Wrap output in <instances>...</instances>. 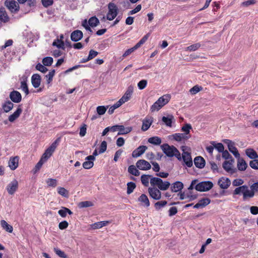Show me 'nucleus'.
Listing matches in <instances>:
<instances>
[{
  "mask_svg": "<svg viewBox=\"0 0 258 258\" xmlns=\"http://www.w3.org/2000/svg\"><path fill=\"white\" fill-rule=\"evenodd\" d=\"M164 153L169 157L175 156L178 160H181V157L180 152L173 146H169L167 144H164L161 146Z\"/></svg>",
  "mask_w": 258,
  "mask_h": 258,
  "instance_id": "obj_1",
  "label": "nucleus"
},
{
  "mask_svg": "<svg viewBox=\"0 0 258 258\" xmlns=\"http://www.w3.org/2000/svg\"><path fill=\"white\" fill-rule=\"evenodd\" d=\"M171 98L169 94L164 95L160 97L151 107L150 110L151 112L158 111L162 107L167 104Z\"/></svg>",
  "mask_w": 258,
  "mask_h": 258,
  "instance_id": "obj_2",
  "label": "nucleus"
},
{
  "mask_svg": "<svg viewBox=\"0 0 258 258\" xmlns=\"http://www.w3.org/2000/svg\"><path fill=\"white\" fill-rule=\"evenodd\" d=\"M60 140V137L57 138L55 141H54L50 146L46 149L41 157L44 160L46 161L51 157L57 147L59 144Z\"/></svg>",
  "mask_w": 258,
  "mask_h": 258,
  "instance_id": "obj_3",
  "label": "nucleus"
},
{
  "mask_svg": "<svg viewBox=\"0 0 258 258\" xmlns=\"http://www.w3.org/2000/svg\"><path fill=\"white\" fill-rule=\"evenodd\" d=\"M150 183L152 186H157L159 189L165 190L167 189L170 185L169 182L163 181L161 178L158 177H152L150 179Z\"/></svg>",
  "mask_w": 258,
  "mask_h": 258,
  "instance_id": "obj_4",
  "label": "nucleus"
},
{
  "mask_svg": "<svg viewBox=\"0 0 258 258\" xmlns=\"http://www.w3.org/2000/svg\"><path fill=\"white\" fill-rule=\"evenodd\" d=\"M108 11L106 15V19L111 21L115 18L118 13V9L117 6L113 3H109L108 4Z\"/></svg>",
  "mask_w": 258,
  "mask_h": 258,
  "instance_id": "obj_5",
  "label": "nucleus"
},
{
  "mask_svg": "<svg viewBox=\"0 0 258 258\" xmlns=\"http://www.w3.org/2000/svg\"><path fill=\"white\" fill-rule=\"evenodd\" d=\"M149 36V33L145 35L133 47L126 50L123 54L122 56L123 57H126L132 52H133L135 50L139 48L142 45L145 43V42L147 40Z\"/></svg>",
  "mask_w": 258,
  "mask_h": 258,
  "instance_id": "obj_6",
  "label": "nucleus"
},
{
  "mask_svg": "<svg viewBox=\"0 0 258 258\" xmlns=\"http://www.w3.org/2000/svg\"><path fill=\"white\" fill-rule=\"evenodd\" d=\"M213 186L212 182L210 181H202L196 184L195 189L200 191H206L211 189Z\"/></svg>",
  "mask_w": 258,
  "mask_h": 258,
  "instance_id": "obj_7",
  "label": "nucleus"
},
{
  "mask_svg": "<svg viewBox=\"0 0 258 258\" xmlns=\"http://www.w3.org/2000/svg\"><path fill=\"white\" fill-rule=\"evenodd\" d=\"M5 5L13 13H17L20 9L19 4L14 0H6L5 2Z\"/></svg>",
  "mask_w": 258,
  "mask_h": 258,
  "instance_id": "obj_8",
  "label": "nucleus"
},
{
  "mask_svg": "<svg viewBox=\"0 0 258 258\" xmlns=\"http://www.w3.org/2000/svg\"><path fill=\"white\" fill-rule=\"evenodd\" d=\"M223 142L227 145L229 151L232 153L235 158H239L240 154L235 147V144L234 142L228 139H225Z\"/></svg>",
  "mask_w": 258,
  "mask_h": 258,
  "instance_id": "obj_9",
  "label": "nucleus"
},
{
  "mask_svg": "<svg viewBox=\"0 0 258 258\" xmlns=\"http://www.w3.org/2000/svg\"><path fill=\"white\" fill-rule=\"evenodd\" d=\"M136 165L137 168L141 170H148L151 168L150 163L144 159L138 160Z\"/></svg>",
  "mask_w": 258,
  "mask_h": 258,
  "instance_id": "obj_10",
  "label": "nucleus"
},
{
  "mask_svg": "<svg viewBox=\"0 0 258 258\" xmlns=\"http://www.w3.org/2000/svg\"><path fill=\"white\" fill-rule=\"evenodd\" d=\"M148 192L150 196L155 200H159L161 198V192L156 187H149Z\"/></svg>",
  "mask_w": 258,
  "mask_h": 258,
  "instance_id": "obj_11",
  "label": "nucleus"
},
{
  "mask_svg": "<svg viewBox=\"0 0 258 258\" xmlns=\"http://www.w3.org/2000/svg\"><path fill=\"white\" fill-rule=\"evenodd\" d=\"M181 159L183 160L185 165L187 167H190L192 166V160L190 154L188 152H185L183 150V153L182 154Z\"/></svg>",
  "mask_w": 258,
  "mask_h": 258,
  "instance_id": "obj_12",
  "label": "nucleus"
},
{
  "mask_svg": "<svg viewBox=\"0 0 258 258\" xmlns=\"http://www.w3.org/2000/svg\"><path fill=\"white\" fill-rule=\"evenodd\" d=\"M18 188V182L14 179L10 182L7 186V190L9 195H13Z\"/></svg>",
  "mask_w": 258,
  "mask_h": 258,
  "instance_id": "obj_13",
  "label": "nucleus"
},
{
  "mask_svg": "<svg viewBox=\"0 0 258 258\" xmlns=\"http://www.w3.org/2000/svg\"><path fill=\"white\" fill-rule=\"evenodd\" d=\"M230 180L225 177L220 178L218 181V184L222 189H227L230 185Z\"/></svg>",
  "mask_w": 258,
  "mask_h": 258,
  "instance_id": "obj_14",
  "label": "nucleus"
},
{
  "mask_svg": "<svg viewBox=\"0 0 258 258\" xmlns=\"http://www.w3.org/2000/svg\"><path fill=\"white\" fill-rule=\"evenodd\" d=\"M147 149V146L143 145L140 146L132 152V157L134 158H137L138 157H140L144 153V152L146 151Z\"/></svg>",
  "mask_w": 258,
  "mask_h": 258,
  "instance_id": "obj_15",
  "label": "nucleus"
},
{
  "mask_svg": "<svg viewBox=\"0 0 258 258\" xmlns=\"http://www.w3.org/2000/svg\"><path fill=\"white\" fill-rule=\"evenodd\" d=\"M234 162L233 159H230L228 161H225L223 163V167L227 172L231 173L234 172V170L232 168L233 164Z\"/></svg>",
  "mask_w": 258,
  "mask_h": 258,
  "instance_id": "obj_16",
  "label": "nucleus"
},
{
  "mask_svg": "<svg viewBox=\"0 0 258 258\" xmlns=\"http://www.w3.org/2000/svg\"><path fill=\"white\" fill-rule=\"evenodd\" d=\"M10 98L15 103H19L22 100V96L17 91H13L10 93Z\"/></svg>",
  "mask_w": 258,
  "mask_h": 258,
  "instance_id": "obj_17",
  "label": "nucleus"
},
{
  "mask_svg": "<svg viewBox=\"0 0 258 258\" xmlns=\"http://www.w3.org/2000/svg\"><path fill=\"white\" fill-rule=\"evenodd\" d=\"M83 36V32L81 30H77L71 33V39L73 41L77 42L81 40Z\"/></svg>",
  "mask_w": 258,
  "mask_h": 258,
  "instance_id": "obj_18",
  "label": "nucleus"
},
{
  "mask_svg": "<svg viewBox=\"0 0 258 258\" xmlns=\"http://www.w3.org/2000/svg\"><path fill=\"white\" fill-rule=\"evenodd\" d=\"M210 202L211 200L209 198H203L199 200V202L194 206V208L195 209L203 208L208 205Z\"/></svg>",
  "mask_w": 258,
  "mask_h": 258,
  "instance_id": "obj_19",
  "label": "nucleus"
},
{
  "mask_svg": "<svg viewBox=\"0 0 258 258\" xmlns=\"http://www.w3.org/2000/svg\"><path fill=\"white\" fill-rule=\"evenodd\" d=\"M133 92V87L129 86L126 91L124 94L120 99L123 103H125L129 100L131 98L132 93Z\"/></svg>",
  "mask_w": 258,
  "mask_h": 258,
  "instance_id": "obj_20",
  "label": "nucleus"
},
{
  "mask_svg": "<svg viewBox=\"0 0 258 258\" xmlns=\"http://www.w3.org/2000/svg\"><path fill=\"white\" fill-rule=\"evenodd\" d=\"M162 121L166 126L171 127L172 122L174 121V118L172 114H169L166 116H163Z\"/></svg>",
  "mask_w": 258,
  "mask_h": 258,
  "instance_id": "obj_21",
  "label": "nucleus"
},
{
  "mask_svg": "<svg viewBox=\"0 0 258 258\" xmlns=\"http://www.w3.org/2000/svg\"><path fill=\"white\" fill-rule=\"evenodd\" d=\"M31 83L35 88H38L41 83V77L39 74H35L31 77Z\"/></svg>",
  "mask_w": 258,
  "mask_h": 258,
  "instance_id": "obj_22",
  "label": "nucleus"
},
{
  "mask_svg": "<svg viewBox=\"0 0 258 258\" xmlns=\"http://www.w3.org/2000/svg\"><path fill=\"white\" fill-rule=\"evenodd\" d=\"M22 112V109L21 106L19 105L17 110L11 115L9 116V120L12 122H14L17 118H18L21 113Z\"/></svg>",
  "mask_w": 258,
  "mask_h": 258,
  "instance_id": "obj_23",
  "label": "nucleus"
},
{
  "mask_svg": "<svg viewBox=\"0 0 258 258\" xmlns=\"http://www.w3.org/2000/svg\"><path fill=\"white\" fill-rule=\"evenodd\" d=\"M19 158L18 156L11 157L9 161V166L11 170L16 169L18 166Z\"/></svg>",
  "mask_w": 258,
  "mask_h": 258,
  "instance_id": "obj_24",
  "label": "nucleus"
},
{
  "mask_svg": "<svg viewBox=\"0 0 258 258\" xmlns=\"http://www.w3.org/2000/svg\"><path fill=\"white\" fill-rule=\"evenodd\" d=\"M237 159V167L239 170L244 171L246 170L247 165L245 160L239 156Z\"/></svg>",
  "mask_w": 258,
  "mask_h": 258,
  "instance_id": "obj_25",
  "label": "nucleus"
},
{
  "mask_svg": "<svg viewBox=\"0 0 258 258\" xmlns=\"http://www.w3.org/2000/svg\"><path fill=\"white\" fill-rule=\"evenodd\" d=\"M195 166L199 168H203L205 165V160L201 156H197L194 159Z\"/></svg>",
  "mask_w": 258,
  "mask_h": 258,
  "instance_id": "obj_26",
  "label": "nucleus"
},
{
  "mask_svg": "<svg viewBox=\"0 0 258 258\" xmlns=\"http://www.w3.org/2000/svg\"><path fill=\"white\" fill-rule=\"evenodd\" d=\"M173 139L177 142H181L182 140L188 139L190 136H186L185 134L182 133H176L172 135Z\"/></svg>",
  "mask_w": 258,
  "mask_h": 258,
  "instance_id": "obj_27",
  "label": "nucleus"
},
{
  "mask_svg": "<svg viewBox=\"0 0 258 258\" xmlns=\"http://www.w3.org/2000/svg\"><path fill=\"white\" fill-rule=\"evenodd\" d=\"M0 20L5 23L10 21V17L4 8H0Z\"/></svg>",
  "mask_w": 258,
  "mask_h": 258,
  "instance_id": "obj_28",
  "label": "nucleus"
},
{
  "mask_svg": "<svg viewBox=\"0 0 258 258\" xmlns=\"http://www.w3.org/2000/svg\"><path fill=\"white\" fill-rule=\"evenodd\" d=\"M133 130V127L131 126H128L125 127L122 125H119L118 126V133L117 135H126L130 133Z\"/></svg>",
  "mask_w": 258,
  "mask_h": 258,
  "instance_id": "obj_29",
  "label": "nucleus"
},
{
  "mask_svg": "<svg viewBox=\"0 0 258 258\" xmlns=\"http://www.w3.org/2000/svg\"><path fill=\"white\" fill-rule=\"evenodd\" d=\"M183 187V184L181 182L176 181L171 185V189L172 192H176L181 190Z\"/></svg>",
  "mask_w": 258,
  "mask_h": 258,
  "instance_id": "obj_30",
  "label": "nucleus"
},
{
  "mask_svg": "<svg viewBox=\"0 0 258 258\" xmlns=\"http://www.w3.org/2000/svg\"><path fill=\"white\" fill-rule=\"evenodd\" d=\"M254 193L252 189L249 190L248 186L246 185V189L243 192V200L244 201L247 200L249 199L252 198L254 197Z\"/></svg>",
  "mask_w": 258,
  "mask_h": 258,
  "instance_id": "obj_31",
  "label": "nucleus"
},
{
  "mask_svg": "<svg viewBox=\"0 0 258 258\" xmlns=\"http://www.w3.org/2000/svg\"><path fill=\"white\" fill-rule=\"evenodd\" d=\"M138 201L142 203L144 206L148 207L150 206V202L147 196L145 194H142L138 198Z\"/></svg>",
  "mask_w": 258,
  "mask_h": 258,
  "instance_id": "obj_32",
  "label": "nucleus"
},
{
  "mask_svg": "<svg viewBox=\"0 0 258 258\" xmlns=\"http://www.w3.org/2000/svg\"><path fill=\"white\" fill-rule=\"evenodd\" d=\"M14 107V104L10 101H7L5 102L2 105V108L5 112H8Z\"/></svg>",
  "mask_w": 258,
  "mask_h": 258,
  "instance_id": "obj_33",
  "label": "nucleus"
},
{
  "mask_svg": "<svg viewBox=\"0 0 258 258\" xmlns=\"http://www.w3.org/2000/svg\"><path fill=\"white\" fill-rule=\"evenodd\" d=\"M246 155L250 159H256L258 155L256 152L252 149H247L245 151Z\"/></svg>",
  "mask_w": 258,
  "mask_h": 258,
  "instance_id": "obj_34",
  "label": "nucleus"
},
{
  "mask_svg": "<svg viewBox=\"0 0 258 258\" xmlns=\"http://www.w3.org/2000/svg\"><path fill=\"white\" fill-rule=\"evenodd\" d=\"M152 120L150 119L145 118L143 120V124L142 126V130L143 131H147L152 124Z\"/></svg>",
  "mask_w": 258,
  "mask_h": 258,
  "instance_id": "obj_35",
  "label": "nucleus"
},
{
  "mask_svg": "<svg viewBox=\"0 0 258 258\" xmlns=\"http://www.w3.org/2000/svg\"><path fill=\"white\" fill-rule=\"evenodd\" d=\"M1 224L3 228L7 232L10 233H12L13 232V227L11 225H9L5 220H1Z\"/></svg>",
  "mask_w": 258,
  "mask_h": 258,
  "instance_id": "obj_36",
  "label": "nucleus"
},
{
  "mask_svg": "<svg viewBox=\"0 0 258 258\" xmlns=\"http://www.w3.org/2000/svg\"><path fill=\"white\" fill-rule=\"evenodd\" d=\"M148 142L154 145H159L162 141L160 138L155 136L151 137L148 139Z\"/></svg>",
  "mask_w": 258,
  "mask_h": 258,
  "instance_id": "obj_37",
  "label": "nucleus"
},
{
  "mask_svg": "<svg viewBox=\"0 0 258 258\" xmlns=\"http://www.w3.org/2000/svg\"><path fill=\"white\" fill-rule=\"evenodd\" d=\"M128 172L130 174L136 176H139L140 174V172L137 169L136 166L133 165L129 166L128 168Z\"/></svg>",
  "mask_w": 258,
  "mask_h": 258,
  "instance_id": "obj_38",
  "label": "nucleus"
},
{
  "mask_svg": "<svg viewBox=\"0 0 258 258\" xmlns=\"http://www.w3.org/2000/svg\"><path fill=\"white\" fill-rule=\"evenodd\" d=\"M109 223V222L108 221H103L96 222V223H94L92 225V227L93 229L101 228L107 225Z\"/></svg>",
  "mask_w": 258,
  "mask_h": 258,
  "instance_id": "obj_39",
  "label": "nucleus"
},
{
  "mask_svg": "<svg viewBox=\"0 0 258 258\" xmlns=\"http://www.w3.org/2000/svg\"><path fill=\"white\" fill-rule=\"evenodd\" d=\"M63 38V35H61L60 36V40L57 39V42H56V41H53L52 43L53 46H55L58 48H63L64 47V42L62 40Z\"/></svg>",
  "mask_w": 258,
  "mask_h": 258,
  "instance_id": "obj_40",
  "label": "nucleus"
},
{
  "mask_svg": "<svg viewBox=\"0 0 258 258\" xmlns=\"http://www.w3.org/2000/svg\"><path fill=\"white\" fill-rule=\"evenodd\" d=\"M246 189V185H243L236 187L233 191V195H238L242 194L243 195V192Z\"/></svg>",
  "mask_w": 258,
  "mask_h": 258,
  "instance_id": "obj_41",
  "label": "nucleus"
},
{
  "mask_svg": "<svg viewBox=\"0 0 258 258\" xmlns=\"http://www.w3.org/2000/svg\"><path fill=\"white\" fill-rule=\"evenodd\" d=\"M151 177L150 175L144 174L141 176V180L142 184L145 186H148L149 178Z\"/></svg>",
  "mask_w": 258,
  "mask_h": 258,
  "instance_id": "obj_42",
  "label": "nucleus"
},
{
  "mask_svg": "<svg viewBox=\"0 0 258 258\" xmlns=\"http://www.w3.org/2000/svg\"><path fill=\"white\" fill-rule=\"evenodd\" d=\"M136 185L133 182H130L127 183V191L126 192L128 195L132 194L134 190L135 189Z\"/></svg>",
  "mask_w": 258,
  "mask_h": 258,
  "instance_id": "obj_43",
  "label": "nucleus"
},
{
  "mask_svg": "<svg viewBox=\"0 0 258 258\" xmlns=\"http://www.w3.org/2000/svg\"><path fill=\"white\" fill-rule=\"evenodd\" d=\"M201 45L200 43H197L194 44H192L185 48V50L189 51H194L198 50L200 47Z\"/></svg>",
  "mask_w": 258,
  "mask_h": 258,
  "instance_id": "obj_44",
  "label": "nucleus"
},
{
  "mask_svg": "<svg viewBox=\"0 0 258 258\" xmlns=\"http://www.w3.org/2000/svg\"><path fill=\"white\" fill-rule=\"evenodd\" d=\"M99 23V20L96 17H92L88 21L89 25L91 27H95Z\"/></svg>",
  "mask_w": 258,
  "mask_h": 258,
  "instance_id": "obj_45",
  "label": "nucleus"
},
{
  "mask_svg": "<svg viewBox=\"0 0 258 258\" xmlns=\"http://www.w3.org/2000/svg\"><path fill=\"white\" fill-rule=\"evenodd\" d=\"M78 206L80 208H83L92 207L93 206V204L91 201H83L80 202Z\"/></svg>",
  "mask_w": 258,
  "mask_h": 258,
  "instance_id": "obj_46",
  "label": "nucleus"
},
{
  "mask_svg": "<svg viewBox=\"0 0 258 258\" xmlns=\"http://www.w3.org/2000/svg\"><path fill=\"white\" fill-rule=\"evenodd\" d=\"M211 144L214 146V148H216L218 152H222L223 151L224 148L222 143H216L215 142L212 141L211 142Z\"/></svg>",
  "mask_w": 258,
  "mask_h": 258,
  "instance_id": "obj_47",
  "label": "nucleus"
},
{
  "mask_svg": "<svg viewBox=\"0 0 258 258\" xmlns=\"http://www.w3.org/2000/svg\"><path fill=\"white\" fill-rule=\"evenodd\" d=\"M191 129V125L190 124L186 123L181 127V131L184 133L186 136H190L189 134L190 130Z\"/></svg>",
  "mask_w": 258,
  "mask_h": 258,
  "instance_id": "obj_48",
  "label": "nucleus"
},
{
  "mask_svg": "<svg viewBox=\"0 0 258 258\" xmlns=\"http://www.w3.org/2000/svg\"><path fill=\"white\" fill-rule=\"evenodd\" d=\"M167 204V201H161L156 202L154 205V207H155L156 210H159L162 208L164 207L165 205H166Z\"/></svg>",
  "mask_w": 258,
  "mask_h": 258,
  "instance_id": "obj_49",
  "label": "nucleus"
},
{
  "mask_svg": "<svg viewBox=\"0 0 258 258\" xmlns=\"http://www.w3.org/2000/svg\"><path fill=\"white\" fill-rule=\"evenodd\" d=\"M42 63L45 66H50L53 63V58L49 56L45 57L43 58Z\"/></svg>",
  "mask_w": 258,
  "mask_h": 258,
  "instance_id": "obj_50",
  "label": "nucleus"
},
{
  "mask_svg": "<svg viewBox=\"0 0 258 258\" xmlns=\"http://www.w3.org/2000/svg\"><path fill=\"white\" fill-rule=\"evenodd\" d=\"M93 161L94 160H86L83 163V168L86 169H89L91 168L94 165Z\"/></svg>",
  "mask_w": 258,
  "mask_h": 258,
  "instance_id": "obj_51",
  "label": "nucleus"
},
{
  "mask_svg": "<svg viewBox=\"0 0 258 258\" xmlns=\"http://www.w3.org/2000/svg\"><path fill=\"white\" fill-rule=\"evenodd\" d=\"M57 192L60 195L63 197L67 198L68 197V191L64 187H58L57 188Z\"/></svg>",
  "mask_w": 258,
  "mask_h": 258,
  "instance_id": "obj_52",
  "label": "nucleus"
},
{
  "mask_svg": "<svg viewBox=\"0 0 258 258\" xmlns=\"http://www.w3.org/2000/svg\"><path fill=\"white\" fill-rule=\"evenodd\" d=\"M55 253L61 258H67V255L64 251L61 250L58 248H54L53 249Z\"/></svg>",
  "mask_w": 258,
  "mask_h": 258,
  "instance_id": "obj_53",
  "label": "nucleus"
},
{
  "mask_svg": "<svg viewBox=\"0 0 258 258\" xmlns=\"http://www.w3.org/2000/svg\"><path fill=\"white\" fill-rule=\"evenodd\" d=\"M55 74V70H52L49 72L48 74L45 76V78L47 79V84H49L52 80V79Z\"/></svg>",
  "mask_w": 258,
  "mask_h": 258,
  "instance_id": "obj_54",
  "label": "nucleus"
},
{
  "mask_svg": "<svg viewBox=\"0 0 258 258\" xmlns=\"http://www.w3.org/2000/svg\"><path fill=\"white\" fill-rule=\"evenodd\" d=\"M21 88L22 90L25 93L26 95H28L29 94V92L26 81H23L21 82Z\"/></svg>",
  "mask_w": 258,
  "mask_h": 258,
  "instance_id": "obj_55",
  "label": "nucleus"
},
{
  "mask_svg": "<svg viewBox=\"0 0 258 258\" xmlns=\"http://www.w3.org/2000/svg\"><path fill=\"white\" fill-rule=\"evenodd\" d=\"M202 89L203 88L202 87L196 85L190 89L189 92L191 94L195 95L202 90Z\"/></svg>",
  "mask_w": 258,
  "mask_h": 258,
  "instance_id": "obj_56",
  "label": "nucleus"
},
{
  "mask_svg": "<svg viewBox=\"0 0 258 258\" xmlns=\"http://www.w3.org/2000/svg\"><path fill=\"white\" fill-rule=\"evenodd\" d=\"M106 110L107 108L104 106H99L96 108L97 113L100 115H103L105 113Z\"/></svg>",
  "mask_w": 258,
  "mask_h": 258,
  "instance_id": "obj_57",
  "label": "nucleus"
},
{
  "mask_svg": "<svg viewBox=\"0 0 258 258\" xmlns=\"http://www.w3.org/2000/svg\"><path fill=\"white\" fill-rule=\"evenodd\" d=\"M107 149V143L106 141H104L101 142L99 150V154H102Z\"/></svg>",
  "mask_w": 258,
  "mask_h": 258,
  "instance_id": "obj_58",
  "label": "nucleus"
},
{
  "mask_svg": "<svg viewBox=\"0 0 258 258\" xmlns=\"http://www.w3.org/2000/svg\"><path fill=\"white\" fill-rule=\"evenodd\" d=\"M36 69L38 71H39L42 73H45L48 71V69L45 67V66H44V64L43 65V64H41L40 63H38L36 65Z\"/></svg>",
  "mask_w": 258,
  "mask_h": 258,
  "instance_id": "obj_59",
  "label": "nucleus"
},
{
  "mask_svg": "<svg viewBox=\"0 0 258 258\" xmlns=\"http://www.w3.org/2000/svg\"><path fill=\"white\" fill-rule=\"evenodd\" d=\"M147 85V81L146 80H142L138 83V87L139 89L143 90L146 88Z\"/></svg>",
  "mask_w": 258,
  "mask_h": 258,
  "instance_id": "obj_60",
  "label": "nucleus"
},
{
  "mask_svg": "<svg viewBox=\"0 0 258 258\" xmlns=\"http://www.w3.org/2000/svg\"><path fill=\"white\" fill-rule=\"evenodd\" d=\"M49 186L55 187L57 185V180L53 178H49L46 181Z\"/></svg>",
  "mask_w": 258,
  "mask_h": 258,
  "instance_id": "obj_61",
  "label": "nucleus"
},
{
  "mask_svg": "<svg viewBox=\"0 0 258 258\" xmlns=\"http://www.w3.org/2000/svg\"><path fill=\"white\" fill-rule=\"evenodd\" d=\"M250 166L254 169H258V160L254 159L249 162Z\"/></svg>",
  "mask_w": 258,
  "mask_h": 258,
  "instance_id": "obj_62",
  "label": "nucleus"
},
{
  "mask_svg": "<svg viewBox=\"0 0 258 258\" xmlns=\"http://www.w3.org/2000/svg\"><path fill=\"white\" fill-rule=\"evenodd\" d=\"M86 131H87V125L85 124H84L80 128V136L81 137H83L85 136L86 134Z\"/></svg>",
  "mask_w": 258,
  "mask_h": 258,
  "instance_id": "obj_63",
  "label": "nucleus"
},
{
  "mask_svg": "<svg viewBox=\"0 0 258 258\" xmlns=\"http://www.w3.org/2000/svg\"><path fill=\"white\" fill-rule=\"evenodd\" d=\"M69 226V223L67 221H63L60 222L58 224V227L61 230L66 229Z\"/></svg>",
  "mask_w": 258,
  "mask_h": 258,
  "instance_id": "obj_64",
  "label": "nucleus"
}]
</instances>
